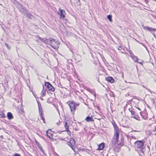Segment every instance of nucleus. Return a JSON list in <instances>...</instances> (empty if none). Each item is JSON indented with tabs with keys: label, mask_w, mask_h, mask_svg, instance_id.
<instances>
[{
	"label": "nucleus",
	"mask_w": 156,
	"mask_h": 156,
	"mask_svg": "<svg viewBox=\"0 0 156 156\" xmlns=\"http://www.w3.org/2000/svg\"><path fill=\"white\" fill-rule=\"evenodd\" d=\"M138 63H139L140 64L142 65V62H138Z\"/></svg>",
	"instance_id": "40"
},
{
	"label": "nucleus",
	"mask_w": 156,
	"mask_h": 156,
	"mask_svg": "<svg viewBox=\"0 0 156 156\" xmlns=\"http://www.w3.org/2000/svg\"><path fill=\"white\" fill-rule=\"evenodd\" d=\"M129 96V93H128L127 94H126V95H125V96L126 97H127V96Z\"/></svg>",
	"instance_id": "32"
},
{
	"label": "nucleus",
	"mask_w": 156,
	"mask_h": 156,
	"mask_svg": "<svg viewBox=\"0 0 156 156\" xmlns=\"http://www.w3.org/2000/svg\"><path fill=\"white\" fill-rule=\"evenodd\" d=\"M155 131H156V126L155 127ZM155 135H156V133L155 134Z\"/></svg>",
	"instance_id": "43"
},
{
	"label": "nucleus",
	"mask_w": 156,
	"mask_h": 156,
	"mask_svg": "<svg viewBox=\"0 0 156 156\" xmlns=\"http://www.w3.org/2000/svg\"><path fill=\"white\" fill-rule=\"evenodd\" d=\"M118 49L119 50H121L122 49V47L121 46H119Z\"/></svg>",
	"instance_id": "34"
},
{
	"label": "nucleus",
	"mask_w": 156,
	"mask_h": 156,
	"mask_svg": "<svg viewBox=\"0 0 156 156\" xmlns=\"http://www.w3.org/2000/svg\"><path fill=\"white\" fill-rule=\"evenodd\" d=\"M75 130H76V131H78V130H79V129L78 128H75Z\"/></svg>",
	"instance_id": "37"
},
{
	"label": "nucleus",
	"mask_w": 156,
	"mask_h": 156,
	"mask_svg": "<svg viewBox=\"0 0 156 156\" xmlns=\"http://www.w3.org/2000/svg\"><path fill=\"white\" fill-rule=\"evenodd\" d=\"M51 129H49L47 131V136L50 139H51V137L50 136V135H51L52 134L51 133Z\"/></svg>",
	"instance_id": "17"
},
{
	"label": "nucleus",
	"mask_w": 156,
	"mask_h": 156,
	"mask_svg": "<svg viewBox=\"0 0 156 156\" xmlns=\"http://www.w3.org/2000/svg\"><path fill=\"white\" fill-rule=\"evenodd\" d=\"M40 98L42 100H43V99L42 98H41V97H40Z\"/></svg>",
	"instance_id": "42"
},
{
	"label": "nucleus",
	"mask_w": 156,
	"mask_h": 156,
	"mask_svg": "<svg viewBox=\"0 0 156 156\" xmlns=\"http://www.w3.org/2000/svg\"><path fill=\"white\" fill-rule=\"evenodd\" d=\"M132 58L133 59V60H134V62H138L137 61V60L138 59V58L134 55H133L132 56H131Z\"/></svg>",
	"instance_id": "19"
},
{
	"label": "nucleus",
	"mask_w": 156,
	"mask_h": 156,
	"mask_svg": "<svg viewBox=\"0 0 156 156\" xmlns=\"http://www.w3.org/2000/svg\"><path fill=\"white\" fill-rule=\"evenodd\" d=\"M40 40L42 41V42L46 43V40H45L44 39L42 38V37H40L39 36H37V37Z\"/></svg>",
	"instance_id": "22"
},
{
	"label": "nucleus",
	"mask_w": 156,
	"mask_h": 156,
	"mask_svg": "<svg viewBox=\"0 0 156 156\" xmlns=\"http://www.w3.org/2000/svg\"><path fill=\"white\" fill-rule=\"evenodd\" d=\"M36 144H37V140H36Z\"/></svg>",
	"instance_id": "45"
},
{
	"label": "nucleus",
	"mask_w": 156,
	"mask_h": 156,
	"mask_svg": "<svg viewBox=\"0 0 156 156\" xmlns=\"http://www.w3.org/2000/svg\"><path fill=\"white\" fill-rule=\"evenodd\" d=\"M110 95L111 97H115V94H114V93L113 92H112V91H110Z\"/></svg>",
	"instance_id": "26"
},
{
	"label": "nucleus",
	"mask_w": 156,
	"mask_h": 156,
	"mask_svg": "<svg viewBox=\"0 0 156 156\" xmlns=\"http://www.w3.org/2000/svg\"><path fill=\"white\" fill-rule=\"evenodd\" d=\"M138 43H139L140 44H141L143 46H144V47H145L146 46L143 43H140V42L139 41H137Z\"/></svg>",
	"instance_id": "28"
},
{
	"label": "nucleus",
	"mask_w": 156,
	"mask_h": 156,
	"mask_svg": "<svg viewBox=\"0 0 156 156\" xmlns=\"http://www.w3.org/2000/svg\"><path fill=\"white\" fill-rule=\"evenodd\" d=\"M16 5L20 13L25 16L26 17L29 19L28 20L29 21H30V20L34 18V16L31 14L28 10L20 2H17Z\"/></svg>",
	"instance_id": "2"
},
{
	"label": "nucleus",
	"mask_w": 156,
	"mask_h": 156,
	"mask_svg": "<svg viewBox=\"0 0 156 156\" xmlns=\"http://www.w3.org/2000/svg\"><path fill=\"white\" fill-rule=\"evenodd\" d=\"M36 41H37V40H36Z\"/></svg>",
	"instance_id": "49"
},
{
	"label": "nucleus",
	"mask_w": 156,
	"mask_h": 156,
	"mask_svg": "<svg viewBox=\"0 0 156 156\" xmlns=\"http://www.w3.org/2000/svg\"><path fill=\"white\" fill-rule=\"evenodd\" d=\"M112 124L114 129V135L112 140V144L113 145H117L118 148H120L124 145V139L121 138V141L120 142H119V129L114 121L112 122Z\"/></svg>",
	"instance_id": "1"
},
{
	"label": "nucleus",
	"mask_w": 156,
	"mask_h": 156,
	"mask_svg": "<svg viewBox=\"0 0 156 156\" xmlns=\"http://www.w3.org/2000/svg\"><path fill=\"white\" fill-rule=\"evenodd\" d=\"M64 131H63L62 132H64Z\"/></svg>",
	"instance_id": "50"
},
{
	"label": "nucleus",
	"mask_w": 156,
	"mask_h": 156,
	"mask_svg": "<svg viewBox=\"0 0 156 156\" xmlns=\"http://www.w3.org/2000/svg\"><path fill=\"white\" fill-rule=\"evenodd\" d=\"M14 156H21L20 154H19L15 153L14 154Z\"/></svg>",
	"instance_id": "27"
},
{
	"label": "nucleus",
	"mask_w": 156,
	"mask_h": 156,
	"mask_svg": "<svg viewBox=\"0 0 156 156\" xmlns=\"http://www.w3.org/2000/svg\"><path fill=\"white\" fill-rule=\"evenodd\" d=\"M133 118H135L138 120H141V119H140V117H139V115L136 114V113H135L134 116H133Z\"/></svg>",
	"instance_id": "18"
},
{
	"label": "nucleus",
	"mask_w": 156,
	"mask_h": 156,
	"mask_svg": "<svg viewBox=\"0 0 156 156\" xmlns=\"http://www.w3.org/2000/svg\"><path fill=\"white\" fill-rule=\"evenodd\" d=\"M144 140H138L135 142L134 143L135 146L137 148L140 149L142 153H144L145 151V147H144Z\"/></svg>",
	"instance_id": "3"
},
{
	"label": "nucleus",
	"mask_w": 156,
	"mask_h": 156,
	"mask_svg": "<svg viewBox=\"0 0 156 156\" xmlns=\"http://www.w3.org/2000/svg\"><path fill=\"white\" fill-rule=\"evenodd\" d=\"M147 147L148 148L149 150H150V148H149V146H147Z\"/></svg>",
	"instance_id": "41"
},
{
	"label": "nucleus",
	"mask_w": 156,
	"mask_h": 156,
	"mask_svg": "<svg viewBox=\"0 0 156 156\" xmlns=\"http://www.w3.org/2000/svg\"><path fill=\"white\" fill-rule=\"evenodd\" d=\"M46 90L44 89V85H43V90L41 92V94L42 95V96H45L46 94Z\"/></svg>",
	"instance_id": "16"
},
{
	"label": "nucleus",
	"mask_w": 156,
	"mask_h": 156,
	"mask_svg": "<svg viewBox=\"0 0 156 156\" xmlns=\"http://www.w3.org/2000/svg\"><path fill=\"white\" fill-rule=\"evenodd\" d=\"M140 113L141 114V115L143 118L144 119H147V113L146 114L145 113V115H143V114H141V112H140Z\"/></svg>",
	"instance_id": "23"
},
{
	"label": "nucleus",
	"mask_w": 156,
	"mask_h": 156,
	"mask_svg": "<svg viewBox=\"0 0 156 156\" xmlns=\"http://www.w3.org/2000/svg\"><path fill=\"white\" fill-rule=\"evenodd\" d=\"M39 109V113L41 117V119L43 120L44 123H45V120L44 117V114L43 113V110L41 105L40 101H37Z\"/></svg>",
	"instance_id": "5"
},
{
	"label": "nucleus",
	"mask_w": 156,
	"mask_h": 156,
	"mask_svg": "<svg viewBox=\"0 0 156 156\" xmlns=\"http://www.w3.org/2000/svg\"><path fill=\"white\" fill-rule=\"evenodd\" d=\"M134 131L135 132H138L139 131H136V130H134Z\"/></svg>",
	"instance_id": "44"
},
{
	"label": "nucleus",
	"mask_w": 156,
	"mask_h": 156,
	"mask_svg": "<svg viewBox=\"0 0 156 156\" xmlns=\"http://www.w3.org/2000/svg\"><path fill=\"white\" fill-rule=\"evenodd\" d=\"M129 110L131 112L132 117L133 118V117L134 116L136 113H135L133 110L131 109V108H129Z\"/></svg>",
	"instance_id": "20"
},
{
	"label": "nucleus",
	"mask_w": 156,
	"mask_h": 156,
	"mask_svg": "<svg viewBox=\"0 0 156 156\" xmlns=\"http://www.w3.org/2000/svg\"><path fill=\"white\" fill-rule=\"evenodd\" d=\"M50 42L51 46L53 48L55 49L58 47V42L57 41H56L55 39H50Z\"/></svg>",
	"instance_id": "6"
},
{
	"label": "nucleus",
	"mask_w": 156,
	"mask_h": 156,
	"mask_svg": "<svg viewBox=\"0 0 156 156\" xmlns=\"http://www.w3.org/2000/svg\"><path fill=\"white\" fill-rule=\"evenodd\" d=\"M7 117L9 120H11L13 118V115L11 112H8L7 113Z\"/></svg>",
	"instance_id": "15"
},
{
	"label": "nucleus",
	"mask_w": 156,
	"mask_h": 156,
	"mask_svg": "<svg viewBox=\"0 0 156 156\" xmlns=\"http://www.w3.org/2000/svg\"><path fill=\"white\" fill-rule=\"evenodd\" d=\"M129 53L131 54V55H133V52H132V51H129Z\"/></svg>",
	"instance_id": "33"
},
{
	"label": "nucleus",
	"mask_w": 156,
	"mask_h": 156,
	"mask_svg": "<svg viewBox=\"0 0 156 156\" xmlns=\"http://www.w3.org/2000/svg\"><path fill=\"white\" fill-rule=\"evenodd\" d=\"M0 137H1V138H2V139L3 138V136L2 135L1 136H0Z\"/></svg>",
	"instance_id": "39"
},
{
	"label": "nucleus",
	"mask_w": 156,
	"mask_h": 156,
	"mask_svg": "<svg viewBox=\"0 0 156 156\" xmlns=\"http://www.w3.org/2000/svg\"><path fill=\"white\" fill-rule=\"evenodd\" d=\"M5 46H6L7 47L9 48V45L8 44H7V43H5Z\"/></svg>",
	"instance_id": "29"
},
{
	"label": "nucleus",
	"mask_w": 156,
	"mask_h": 156,
	"mask_svg": "<svg viewBox=\"0 0 156 156\" xmlns=\"http://www.w3.org/2000/svg\"><path fill=\"white\" fill-rule=\"evenodd\" d=\"M106 80L111 83H113L114 81V79L112 77L109 76L105 78Z\"/></svg>",
	"instance_id": "12"
},
{
	"label": "nucleus",
	"mask_w": 156,
	"mask_h": 156,
	"mask_svg": "<svg viewBox=\"0 0 156 156\" xmlns=\"http://www.w3.org/2000/svg\"><path fill=\"white\" fill-rule=\"evenodd\" d=\"M1 129V128H0V129Z\"/></svg>",
	"instance_id": "51"
},
{
	"label": "nucleus",
	"mask_w": 156,
	"mask_h": 156,
	"mask_svg": "<svg viewBox=\"0 0 156 156\" xmlns=\"http://www.w3.org/2000/svg\"><path fill=\"white\" fill-rule=\"evenodd\" d=\"M107 18L110 21H112V16L111 15H108L107 16Z\"/></svg>",
	"instance_id": "24"
},
{
	"label": "nucleus",
	"mask_w": 156,
	"mask_h": 156,
	"mask_svg": "<svg viewBox=\"0 0 156 156\" xmlns=\"http://www.w3.org/2000/svg\"><path fill=\"white\" fill-rule=\"evenodd\" d=\"M144 87H145L146 89H147L151 93V90H150L149 89H147L146 87H145L144 86H143Z\"/></svg>",
	"instance_id": "30"
},
{
	"label": "nucleus",
	"mask_w": 156,
	"mask_h": 156,
	"mask_svg": "<svg viewBox=\"0 0 156 156\" xmlns=\"http://www.w3.org/2000/svg\"><path fill=\"white\" fill-rule=\"evenodd\" d=\"M59 138V140H65L64 139H62V138Z\"/></svg>",
	"instance_id": "35"
},
{
	"label": "nucleus",
	"mask_w": 156,
	"mask_h": 156,
	"mask_svg": "<svg viewBox=\"0 0 156 156\" xmlns=\"http://www.w3.org/2000/svg\"><path fill=\"white\" fill-rule=\"evenodd\" d=\"M68 143L70 144L68 145L71 148H73L76 144V141L73 138H71Z\"/></svg>",
	"instance_id": "9"
},
{
	"label": "nucleus",
	"mask_w": 156,
	"mask_h": 156,
	"mask_svg": "<svg viewBox=\"0 0 156 156\" xmlns=\"http://www.w3.org/2000/svg\"><path fill=\"white\" fill-rule=\"evenodd\" d=\"M143 28L145 30H147V31H148L150 32H152L153 31H156V29L152 27H150L148 26L144 27Z\"/></svg>",
	"instance_id": "10"
},
{
	"label": "nucleus",
	"mask_w": 156,
	"mask_h": 156,
	"mask_svg": "<svg viewBox=\"0 0 156 156\" xmlns=\"http://www.w3.org/2000/svg\"><path fill=\"white\" fill-rule=\"evenodd\" d=\"M151 32L152 33V34L154 36V37H156V36H155V34L154 33V32L153 33V32Z\"/></svg>",
	"instance_id": "31"
},
{
	"label": "nucleus",
	"mask_w": 156,
	"mask_h": 156,
	"mask_svg": "<svg viewBox=\"0 0 156 156\" xmlns=\"http://www.w3.org/2000/svg\"><path fill=\"white\" fill-rule=\"evenodd\" d=\"M59 12H58V14L60 15V18H64L65 17V15L66 14L65 10L63 9H62L60 8L59 9Z\"/></svg>",
	"instance_id": "8"
},
{
	"label": "nucleus",
	"mask_w": 156,
	"mask_h": 156,
	"mask_svg": "<svg viewBox=\"0 0 156 156\" xmlns=\"http://www.w3.org/2000/svg\"><path fill=\"white\" fill-rule=\"evenodd\" d=\"M93 116L92 115H91L90 116H88L86 118L85 120L88 122H93L94 120L93 119Z\"/></svg>",
	"instance_id": "11"
},
{
	"label": "nucleus",
	"mask_w": 156,
	"mask_h": 156,
	"mask_svg": "<svg viewBox=\"0 0 156 156\" xmlns=\"http://www.w3.org/2000/svg\"><path fill=\"white\" fill-rule=\"evenodd\" d=\"M133 137H134V136H132V137L133 138Z\"/></svg>",
	"instance_id": "48"
},
{
	"label": "nucleus",
	"mask_w": 156,
	"mask_h": 156,
	"mask_svg": "<svg viewBox=\"0 0 156 156\" xmlns=\"http://www.w3.org/2000/svg\"><path fill=\"white\" fill-rule=\"evenodd\" d=\"M44 85L47 88L48 90L49 91L51 90L52 91H54L55 88L49 82H45L44 83Z\"/></svg>",
	"instance_id": "7"
},
{
	"label": "nucleus",
	"mask_w": 156,
	"mask_h": 156,
	"mask_svg": "<svg viewBox=\"0 0 156 156\" xmlns=\"http://www.w3.org/2000/svg\"><path fill=\"white\" fill-rule=\"evenodd\" d=\"M105 147V144L104 143H102L98 145V147L97 150H101L103 149Z\"/></svg>",
	"instance_id": "13"
},
{
	"label": "nucleus",
	"mask_w": 156,
	"mask_h": 156,
	"mask_svg": "<svg viewBox=\"0 0 156 156\" xmlns=\"http://www.w3.org/2000/svg\"><path fill=\"white\" fill-rule=\"evenodd\" d=\"M0 115L1 116L0 117L1 118H4L5 117L3 111L1 110H0Z\"/></svg>",
	"instance_id": "21"
},
{
	"label": "nucleus",
	"mask_w": 156,
	"mask_h": 156,
	"mask_svg": "<svg viewBox=\"0 0 156 156\" xmlns=\"http://www.w3.org/2000/svg\"><path fill=\"white\" fill-rule=\"evenodd\" d=\"M67 104L69 105L71 111L72 113L74 112L76 109V107L79 105V103H76L73 101H69L67 102Z\"/></svg>",
	"instance_id": "4"
},
{
	"label": "nucleus",
	"mask_w": 156,
	"mask_h": 156,
	"mask_svg": "<svg viewBox=\"0 0 156 156\" xmlns=\"http://www.w3.org/2000/svg\"><path fill=\"white\" fill-rule=\"evenodd\" d=\"M65 127L66 128L65 131L68 132V134H70L71 133V132L69 131V126L67 125V123L66 122H65Z\"/></svg>",
	"instance_id": "14"
},
{
	"label": "nucleus",
	"mask_w": 156,
	"mask_h": 156,
	"mask_svg": "<svg viewBox=\"0 0 156 156\" xmlns=\"http://www.w3.org/2000/svg\"><path fill=\"white\" fill-rule=\"evenodd\" d=\"M138 109H139L140 110V111L141 110H140V108H138Z\"/></svg>",
	"instance_id": "47"
},
{
	"label": "nucleus",
	"mask_w": 156,
	"mask_h": 156,
	"mask_svg": "<svg viewBox=\"0 0 156 156\" xmlns=\"http://www.w3.org/2000/svg\"><path fill=\"white\" fill-rule=\"evenodd\" d=\"M77 1H78V2H80V0H77Z\"/></svg>",
	"instance_id": "46"
},
{
	"label": "nucleus",
	"mask_w": 156,
	"mask_h": 156,
	"mask_svg": "<svg viewBox=\"0 0 156 156\" xmlns=\"http://www.w3.org/2000/svg\"><path fill=\"white\" fill-rule=\"evenodd\" d=\"M8 80L7 79H5L4 80V85L6 86L7 87L8 86Z\"/></svg>",
	"instance_id": "25"
},
{
	"label": "nucleus",
	"mask_w": 156,
	"mask_h": 156,
	"mask_svg": "<svg viewBox=\"0 0 156 156\" xmlns=\"http://www.w3.org/2000/svg\"><path fill=\"white\" fill-rule=\"evenodd\" d=\"M145 48L146 49V50H147V51L148 52V49L147 48V47L146 46L145 47Z\"/></svg>",
	"instance_id": "38"
},
{
	"label": "nucleus",
	"mask_w": 156,
	"mask_h": 156,
	"mask_svg": "<svg viewBox=\"0 0 156 156\" xmlns=\"http://www.w3.org/2000/svg\"><path fill=\"white\" fill-rule=\"evenodd\" d=\"M41 151L42 152H43L44 151L42 148H41Z\"/></svg>",
	"instance_id": "36"
}]
</instances>
